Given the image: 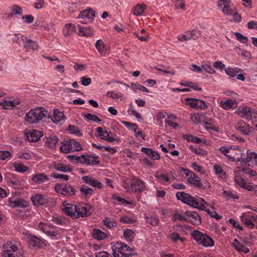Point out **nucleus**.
Wrapping results in <instances>:
<instances>
[{
  "label": "nucleus",
  "instance_id": "obj_45",
  "mask_svg": "<svg viewBox=\"0 0 257 257\" xmlns=\"http://www.w3.org/2000/svg\"><path fill=\"white\" fill-rule=\"evenodd\" d=\"M146 221L148 223L153 225L156 226L158 225L159 223V219L156 217H149L146 216L145 217Z\"/></svg>",
  "mask_w": 257,
  "mask_h": 257
},
{
  "label": "nucleus",
  "instance_id": "obj_22",
  "mask_svg": "<svg viewBox=\"0 0 257 257\" xmlns=\"http://www.w3.org/2000/svg\"><path fill=\"white\" fill-rule=\"evenodd\" d=\"M220 105L226 110H228L230 108H235L237 106L236 101L231 99H229L225 101H221L220 102Z\"/></svg>",
  "mask_w": 257,
  "mask_h": 257
},
{
  "label": "nucleus",
  "instance_id": "obj_34",
  "mask_svg": "<svg viewBox=\"0 0 257 257\" xmlns=\"http://www.w3.org/2000/svg\"><path fill=\"white\" fill-rule=\"evenodd\" d=\"M52 220L57 225H64L67 222V219L65 217L57 215L53 216Z\"/></svg>",
  "mask_w": 257,
  "mask_h": 257
},
{
  "label": "nucleus",
  "instance_id": "obj_19",
  "mask_svg": "<svg viewBox=\"0 0 257 257\" xmlns=\"http://www.w3.org/2000/svg\"><path fill=\"white\" fill-rule=\"evenodd\" d=\"M59 141V138L56 136H50L46 137V145L49 148L54 149Z\"/></svg>",
  "mask_w": 257,
  "mask_h": 257
},
{
  "label": "nucleus",
  "instance_id": "obj_17",
  "mask_svg": "<svg viewBox=\"0 0 257 257\" xmlns=\"http://www.w3.org/2000/svg\"><path fill=\"white\" fill-rule=\"evenodd\" d=\"M32 200L34 205H43L48 202V200L42 194H37L32 197Z\"/></svg>",
  "mask_w": 257,
  "mask_h": 257
},
{
  "label": "nucleus",
  "instance_id": "obj_37",
  "mask_svg": "<svg viewBox=\"0 0 257 257\" xmlns=\"http://www.w3.org/2000/svg\"><path fill=\"white\" fill-rule=\"evenodd\" d=\"M103 223L108 228H111L116 225V222L112 219L108 217H105L102 221Z\"/></svg>",
  "mask_w": 257,
  "mask_h": 257
},
{
  "label": "nucleus",
  "instance_id": "obj_2",
  "mask_svg": "<svg viewBox=\"0 0 257 257\" xmlns=\"http://www.w3.org/2000/svg\"><path fill=\"white\" fill-rule=\"evenodd\" d=\"M45 111L44 108L41 107L32 109L26 114L25 120L30 124L37 123L46 116Z\"/></svg>",
  "mask_w": 257,
  "mask_h": 257
},
{
  "label": "nucleus",
  "instance_id": "obj_7",
  "mask_svg": "<svg viewBox=\"0 0 257 257\" xmlns=\"http://www.w3.org/2000/svg\"><path fill=\"white\" fill-rule=\"evenodd\" d=\"M232 157H234V160L232 162H241L244 164L248 163L251 161L252 152L248 150L246 153V157L245 154L242 152L241 150L237 147L235 153H231Z\"/></svg>",
  "mask_w": 257,
  "mask_h": 257
},
{
  "label": "nucleus",
  "instance_id": "obj_50",
  "mask_svg": "<svg viewBox=\"0 0 257 257\" xmlns=\"http://www.w3.org/2000/svg\"><path fill=\"white\" fill-rule=\"evenodd\" d=\"M235 182L242 188H245V181L239 176H235L234 177Z\"/></svg>",
  "mask_w": 257,
  "mask_h": 257
},
{
  "label": "nucleus",
  "instance_id": "obj_16",
  "mask_svg": "<svg viewBox=\"0 0 257 257\" xmlns=\"http://www.w3.org/2000/svg\"><path fill=\"white\" fill-rule=\"evenodd\" d=\"M255 217L253 216H250L246 213H243L240 216L241 222L247 227L252 229L254 224L252 223L253 220H255Z\"/></svg>",
  "mask_w": 257,
  "mask_h": 257
},
{
  "label": "nucleus",
  "instance_id": "obj_1",
  "mask_svg": "<svg viewBox=\"0 0 257 257\" xmlns=\"http://www.w3.org/2000/svg\"><path fill=\"white\" fill-rule=\"evenodd\" d=\"M176 197L178 200H181L185 204H188L193 208L207 212L211 217V215H213L214 213V211H211L208 208L206 207L203 203L201 202L199 205L197 198L192 196L189 194L186 193L184 192H179L176 194Z\"/></svg>",
  "mask_w": 257,
  "mask_h": 257
},
{
  "label": "nucleus",
  "instance_id": "obj_53",
  "mask_svg": "<svg viewBox=\"0 0 257 257\" xmlns=\"http://www.w3.org/2000/svg\"><path fill=\"white\" fill-rule=\"evenodd\" d=\"M132 85L134 86V88H133V90L134 91H136L137 90H141L142 91L145 92H149V90L146 88L145 86L139 84H134L133 83L132 84Z\"/></svg>",
  "mask_w": 257,
  "mask_h": 257
},
{
  "label": "nucleus",
  "instance_id": "obj_55",
  "mask_svg": "<svg viewBox=\"0 0 257 257\" xmlns=\"http://www.w3.org/2000/svg\"><path fill=\"white\" fill-rule=\"evenodd\" d=\"M253 112V109H249L247 110H243L241 112V117H245L247 120H250L249 116L251 115V113Z\"/></svg>",
  "mask_w": 257,
  "mask_h": 257
},
{
  "label": "nucleus",
  "instance_id": "obj_62",
  "mask_svg": "<svg viewBox=\"0 0 257 257\" xmlns=\"http://www.w3.org/2000/svg\"><path fill=\"white\" fill-rule=\"evenodd\" d=\"M81 84L84 86H88L91 83V79L89 77L83 76L81 78Z\"/></svg>",
  "mask_w": 257,
  "mask_h": 257
},
{
  "label": "nucleus",
  "instance_id": "obj_39",
  "mask_svg": "<svg viewBox=\"0 0 257 257\" xmlns=\"http://www.w3.org/2000/svg\"><path fill=\"white\" fill-rule=\"evenodd\" d=\"M14 167L17 172L20 173H24L28 170L29 168L21 163H15L14 164Z\"/></svg>",
  "mask_w": 257,
  "mask_h": 257
},
{
  "label": "nucleus",
  "instance_id": "obj_18",
  "mask_svg": "<svg viewBox=\"0 0 257 257\" xmlns=\"http://www.w3.org/2000/svg\"><path fill=\"white\" fill-rule=\"evenodd\" d=\"M141 151L151 157L153 160H159L160 159V154L158 152L153 151L150 148L143 147Z\"/></svg>",
  "mask_w": 257,
  "mask_h": 257
},
{
  "label": "nucleus",
  "instance_id": "obj_5",
  "mask_svg": "<svg viewBox=\"0 0 257 257\" xmlns=\"http://www.w3.org/2000/svg\"><path fill=\"white\" fill-rule=\"evenodd\" d=\"M83 149L81 144L74 140L64 141L60 147V151L62 153L68 154L73 151H80Z\"/></svg>",
  "mask_w": 257,
  "mask_h": 257
},
{
  "label": "nucleus",
  "instance_id": "obj_33",
  "mask_svg": "<svg viewBox=\"0 0 257 257\" xmlns=\"http://www.w3.org/2000/svg\"><path fill=\"white\" fill-rule=\"evenodd\" d=\"M75 26L72 23L67 24L65 26L63 33L65 36L70 35L75 30Z\"/></svg>",
  "mask_w": 257,
  "mask_h": 257
},
{
  "label": "nucleus",
  "instance_id": "obj_4",
  "mask_svg": "<svg viewBox=\"0 0 257 257\" xmlns=\"http://www.w3.org/2000/svg\"><path fill=\"white\" fill-rule=\"evenodd\" d=\"M3 246L2 257H22L18 247L12 241H7Z\"/></svg>",
  "mask_w": 257,
  "mask_h": 257
},
{
  "label": "nucleus",
  "instance_id": "obj_35",
  "mask_svg": "<svg viewBox=\"0 0 257 257\" xmlns=\"http://www.w3.org/2000/svg\"><path fill=\"white\" fill-rule=\"evenodd\" d=\"M135 233L130 229H126L123 231V236L127 241L132 242L135 236Z\"/></svg>",
  "mask_w": 257,
  "mask_h": 257
},
{
  "label": "nucleus",
  "instance_id": "obj_14",
  "mask_svg": "<svg viewBox=\"0 0 257 257\" xmlns=\"http://www.w3.org/2000/svg\"><path fill=\"white\" fill-rule=\"evenodd\" d=\"M95 16V11H93L91 9H89L88 10L80 12L77 18L79 19H84V18H86L88 22H91L93 21Z\"/></svg>",
  "mask_w": 257,
  "mask_h": 257
},
{
  "label": "nucleus",
  "instance_id": "obj_54",
  "mask_svg": "<svg viewBox=\"0 0 257 257\" xmlns=\"http://www.w3.org/2000/svg\"><path fill=\"white\" fill-rule=\"evenodd\" d=\"M221 11L224 14L226 15L233 14V11L231 9L230 6L228 4L224 5L223 8L221 9Z\"/></svg>",
  "mask_w": 257,
  "mask_h": 257
},
{
  "label": "nucleus",
  "instance_id": "obj_8",
  "mask_svg": "<svg viewBox=\"0 0 257 257\" xmlns=\"http://www.w3.org/2000/svg\"><path fill=\"white\" fill-rule=\"evenodd\" d=\"M186 104L190 105L191 108L196 109H205L207 107L206 103L200 99L194 98H186Z\"/></svg>",
  "mask_w": 257,
  "mask_h": 257
},
{
  "label": "nucleus",
  "instance_id": "obj_6",
  "mask_svg": "<svg viewBox=\"0 0 257 257\" xmlns=\"http://www.w3.org/2000/svg\"><path fill=\"white\" fill-rule=\"evenodd\" d=\"M56 191L65 196H73L75 194V189L71 185L66 184H57L55 186Z\"/></svg>",
  "mask_w": 257,
  "mask_h": 257
},
{
  "label": "nucleus",
  "instance_id": "obj_20",
  "mask_svg": "<svg viewBox=\"0 0 257 257\" xmlns=\"http://www.w3.org/2000/svg\"><path fill=\"white\" fill-rule=\"evenodd\" d=\"M79 31L78 34L79 36L90 37L93 35V30L89 27H81L80 25H78Z\"/></svg>",
  "mask_w": 257,
  "mask_h": 257
},
{
  "label": "nucleus",
  "instance_id": "obj_29",
  "mask_svg": "<svg viewBox=\"0 0 257 257\" xmlns=\"http://www.w3.org/2000/svg\"><path fill=\"white\" fill-rule=\"evenodd\" d=\"M32 179L35 182L38 184H41L44 181L47 180L48 177L45 174L39 173L33 176Z\"/></svg>",
  "mask_w": 257,
  "mask_h": 257
},
{
  "label": "nucleus",
  "instance_id": "obj_42",
  "mask_svg": "<svg viewBox=\"0 0 257 257\" xmlns=\"http://www.w3.org/2000/svg\"><path fill=\"white\" fill-rule=\"evenodd\" d=\"M29 242L30 244L33 247H40V244L41 243V240L40 239L35 236H32L31 238H30Z\"/></svg>",
  "mask_w": 257,
  "mask_h": 257
},
{
  "label": "nucleus",
  "instance_id": "obj_63",
  "mask_svg": "<svg viewBox=\"0 0 257 257\" xmlns=\"http://www.w3.org/2000/svg\"><path fill=\"white\" fill-rule=\"evenodd\" d=\"M202 69L205 70L206 72L210 74H214L215 71L212 68V67L208 64H204L202 65Z\"/></svg>",
  "mask_w": 257,
  "mask_h": 257
},
{
  "label": "nucleus",
  "instance_id": "obj_47",
  "mask_svg": "<svg viewBox=\"0 0 257 257\" xmlns=\"http://www.w3.org/2000/svg\"><path fill=\"white\" fill-rule=\"evenodd\" d=\"M234 34L236 36L237 40H238L240 42L243 44L247 43L248 41V38L244 36L241 33L239 32H235Z\"/></svg>",
  "mask_w": 257,
  "mask_h": 257
},
{
  "label": "nucleus",
  "instance_id": "obj_12",
  "mask_svg": "<svg viewBox=\"0 0 257 257\" xmlns=\"http://www.w3.org/2000/svg\"><path fill=\"white\" fill-rule=\"evenodd\" d=\"M81 163L86 164L87 165H95L99 164V161L97 160L98 157L97 156H92L90 155H81Z\"/></svg>",
  "mask_w": 257,
  "mask_h": 257
},
{
  "label": "nucleus",
  "instance_id": "obj_52",
  "mask_svg": "<svg viewBox=\"0 0 257 257\" xmlns=\"http://www.w3.org/2000/svg\"><path fill=\"white\" fill-rule=\"evenodd\" d=\"M170 239L174 242H176L178 240H180L181 242H183L185 240L184 238H181L178 233L173 232L170 235Z\"/></svg>",
  "mask_w": 257,
  "mask_h": 257
},
{
  "label": "nucleus",
  "instance_id": "obj_59",
  "mask_svg": "<svg viewBox=\"0 0 257 257\" xmlns=\"http://www.w3.org/2000/svg\"><path fill=\"white\" fill-rule=\"evenodd\" d=\"M11 156V153L8 151H0V160H5Z\"/></svg>",
  "mask_w": 257,
  "mask_h": 257
},
{
  "label": "nucleus",
  "instance_id": "obj_24",
  "mask_svg": "<svg viewBox=\"0 0 257 257\" xmlns=\"http://www.w3.org/2000/svg\"><path fill=\"white\" fill-rule=\"evenodd\" d=\"M23 200L20 198L14 199L13 198H10L9 200L10 206L13 208L19 206L25 208L27 205L23 204Z\"/></svg>",
  "mask_w": 257,
  "mask_h": 257
},
{
  "label": "nucleus",
  "instance_id": "obj_36",
  "mask_svg": "<svg viewBox=\"0 0 257 257\" xmlns=\"http://www.w3.org/2000/svg\"><path fill=\"white\" fill-rule=\"evenodd\" d=\"M19 104V101H6L4 100L3 102L0 103V105L3 106L5 109H8L9 107H15L17 105Z\"/></svg>",
  "mask_w": 257,
  "mask_h": 257
},
{
  "label": "nucleus",
  "instance_id": "obj_64",
  "mask_svg": "<svg viewBox=\"0 0 257 257\" xmlns=\"http://www.w3.org/2000/svg\"><path fill=\"white\" fill-rule=\"evenodd\" d=\"M122 123L128 128L132 129L133 131L135 129H138V125L135 123H133L127 121H122Z\"/></svg>",
  "mask_w": 257,
  "mask_h": 257
},
{
  "label": "nucleus",
  "instance_id": "obj_48",
  "mask_svg": "<svg viewBox=\"0 0 257 257\" xmlns=\"http://www.w3.org/2000/svg\"><path fill=\"white\" fill-rule=\"evenodd\" d=\"M204 117V116L201 115L199 113H195L191 116V119L195 124H197L199 122H202Z\"/></svg>",
  "mask_w": 257,
  "mask_h": 257
},
{
  "label": "nucleus",
  "instance_id": "obj_46",
  "mask_svg": "<svg viewBox=\"0 0 257 257\" xmlns=\"http://www.w3.org/2000/svg\"><path fill=\"white\" fill-rule=\"evenodd\" d=\"M84 117L88 120L93 121L94 122H100L101 121V119L95 114L87 113L84 114Z\"/></svg>",
  "mask_w": 257,
  "mask_h": 257
},
{
  "label": "nucleus",
  "instance_id": "obj_26",
  "mask_svg": "<svg viewBox=\"0 0 257 257\" xmlns=\"http://www.w3.org/2000/svg\"><path fill=\"white\" fill-rule=\"evenodd\" d=\"M64 116V114L62 112L58 111L57 109H54L53 115L51 118L54 122L58 123L63 120Z\"/></svg>",
  "mask_w": 257,
  "mask_h": 257
},
{
  "label": "nucleus",
  "instance_id": "obj_49",
  "mask_svg": "<svg viewBox=\"0 0 257 257\" xmlns=\"http://www.w3.org/2000/svg\"><path fill=\"white\" fill-rule=\"evenodd\" d=\"M241 69L237 68V70L234 71L233 69L231 68H225V73L229 76L233 77H235L236 75V73H238V72H240Z\"/></svg>",
  "mask_w": 257,
  "mask_h": 257
},
{
  "label": "nucleus",
  "instance_id": "obj_57",
  "mask_svg": "<svg viewBox=\"0 0 257 257\" xmlns=\"http://www.w3.org/2000/svg\"><path fill=\"white\" fill-rule=\"evenodd\" d=\"M51 176L55 178L63 179L65 181L68 180L69 179V177L68 175L59 174L57 173H52Z\"/></svg>",
  "mask_w": 257,
  "mask_h": 257
},
{
  "label": "nucleus",
  "instance_id": "obj_3",
  "mask_svg": "<svg viewBox=\"0 0 257 257\" xmlns=\"http://www.w3.org/2000/svg\"><path fill=\"white\" fill-rule=\"evenodd\" d=\"M191 236L198 244L204 247H212L214 245V242L210 237L200 231L194 230L191 233Z\"/></svg>",
  "mask_w": 257,
  "mask_h": 257
},
{
  "label": "nucleus",
  "instance_id": "obj_32",
  "mask_svg": "<svg viewBox=\"0 0 257 257\" xmlns=\"http://www.w3.org/2000/svg\"><path fill=\"white\" fill-rule=\"evenodd\" d=\"M110 132H108L106 130L103 131V133L99 134V137L102 140L106 141L108 142H113L116 140L114 137H109Z\"/></svg>",
  "mask_w": 257,
  "mask_h": 257
},
{
  "label": "nucleus",
  "instance_id": "obj_25",
  "mask_svg": "<svg viewBox=\"0 0 257 257\" xmlns=\"http://www.w3.org/2000/svg\"><path fill=\"white\" fill-rule=\"evenodd\" d=\"M53 167L57 171L63 172H70L72 171V169L70 165H63L60 163H54Z\"/></svg>",
  "mask_w": 257,
  "mask_h": 257
},
{
  "label": "nucleus",
  "instance_id": "obj_44",
  "mask_svg": "<svg viewBox=\"0 0 257 257\" xmlns=\"http://www.w3.org/2000/svg\"><path fill=\"white\" fill-rule=\"evenodd\" d=\"M234 247L237 251L243 252L246 253L249 252V249L248 247H245L242 243H239L238 244H234Z\"/></svg>",
  "mask_w": 257,
  "mask_h": 257
},
{
  "label": "nucleus",
  "instance_id": "obj_9",
  "mask_svg": "<svg viewBox=\"0 0 257 257\" xmlns=\"http://www.w3.org/2000/svg\"><path fill=\"white\" fill-rule=\"evenodd\" d=\"M184 215L188 219L187 221L194 225H199L201 223V218L196 212L186 211Z\"/></svg>",
  "mask_w": 257,
  "mask_h": 257
},
{
  "label": "nucleus",
  "instance_id": "obj_60",
  "mask_svg": "<svg viewBox=\"0 0 257 257\" xmlns=\"http://www.w3.org/2000/svg\"><path fill=\"white\" fill-rule=\"evenodd\" d=\"M90 185L93 187H97L99 189H101L103 188V185L101 184V183L98 180L95 179L94 178H93L92 180Z\"/></svg>",
  "mask_w": 257,
  "mask_h": 257
},
{
  "label": "nucleus",
  "instance_id": "obj_15",
  "mask_svg": "<svg viewBox=\"0 0 257 257\" xmlns=\"http://www.w3.org/2000/svg\"><path fill=\"white\" fill-rule=\"evenodd\" d=\"M237 130L239 131L243 135H248L252 132V128L243 121L238 122L235 125Z\"/></svg>",
  "mask_w": 257,
  "mask_h": 257
},
{
  "label": "nucleus",
  "instance_id": "obj_56",
  "mask_svg": "<svg viewBox=\"0 0 257 257\" xmlns=\"http://www.w3.org/2000/svg\"><path fill=\"white\" fill-rule=\"evenodd\" d=\"M190 149L194 153H195L196 154H200V155H203L205 154V151L203 150L202 149H201V148H195L194 147V146L193 145H191L190 146Z\"/></svg>",
  "mask_w": 257,
  "mask_h": 257
},
{
  "label": "nucleus",
  "instance_id": "obj_41",
  "mask_svg": "<svg viewBox=\"0 0 257 257\" xmlns=\"http://www.w3.org/2000/svg\"><path fill=\"white\" fill-rule=\"evenodd\" d=\"M219 150L224 154L230 161H234V157H232L231 154H228L230 153V149L225 147H221L219 148Z\"/></svg>",
  "mask_w": 257,
  "mask_h": 257
},
{
  "label": "nucleus",
  "instance_id": "obj_30",
  "mask_svg": "<svg viewBox=\"0 0 257 257\" xmlns=\"http://www.w3.org/2000/svg\"><path fill=\"white\" fill-rule=\"evenodd\" d=\"M26 41L25 42L24 48L26 51H28L30 49L34 50L37 49V45L35 42L33 41L31 39H27L26 38Z\"/></svg>",
  "mask_w": 257,
  "mask_h": 257
},
{
  "label": "nucleus",
  "instance_id": "obj_51",
  "mask_svg": "<svg viewBox=\"0 0 257 257\" xmlns=\"http://www.w3.org/2000/svg\"><path fill=\"white\" fill-rule=\"evenodd\" d=\"M106 95L107 97H109L113 99L119 98L122 97V94L120 92H115V91H112L107 92Z\"/></svg>",
  "mask_w": 257,
  "mask_h": 257
},
{
  "label": "nucleus",
  "instance_id": "obj_38",
  "mask_svg": "<svg viewBox=\"0 0 257 257\" xmlns=\"http://www.w3.org/2000/svg\"><path fill=\"white\" fill-rule=\"evenodd\" d=\"M183 138L187 141L192 142L196 144H199L202 142L201 139L189 134L183 136Z\"/></svg>",
  "mask_w": 257,
  "mask_h": 257
},
{
  "label": "nucleus",
  "instance_id": "obj_13",
  "mask_svg": "<svg viewBox=\"0 0 257 257\" xmlns=\"http://www.w3.org/2000/svg\"><path fill=\"white\" fill-rule=\"evenodd\" d=\"M25 135L30 142H36L43 136V133L41 131L33 130L32 131L27 133Z\"/></svg>",
  "mask_w": 257,
  "mask_h": 257
},
{
  "label": "nucleus",
  "instance_id": "obj_11",
  "mask_svg": "<svg viewBox=\"0 0 257 257\" xmlns=\"http://www.w3.org/2000/svg\"><path fill=\"white\" fill-rule=\"evenodd\" d=\"M130 185L135 192H142L145 188L144 182L134 176L133 177Z\"/></svg>",
  "mask_w": 257,
  "mask_h": 257
},
{
  "label": "nucleus",
  "instance_id": "obj_21",
  "mask_svg": "<svg viewBox=\"0 0 257 257\" xmlns=\"http://www.w3.org/2000/svg\"><path fill=\"white\" fill-rule=\"evenodd\" d=\"M76 206L70 203H67L63 209L64 213L67 216H70L73 218V214L76 213Z\"/></svg>",
  "mask_w": 257,
  "mask_h": 257
},
{
  "label": "nucleus",
  "instance_id": "obj_27",
  "mask_svg": "<svg viewBox=\"0 0 257 257\" xmlns=\"http://www.w3.org/2000/svg\"><path fill=\"white\" fill-rule=\"evenodd\" d=\"M146 9L147 6L145 4H138L133 8V14L135 16L141 15Z\"/></svg>",
  "mask_w": 257,
  "mask_h": 257
},
{
  "label": "nucleus",
  "instance_id": "obj_61",
  "mask_svg": "<svg viewBox=\"0 0 257 257\" xmlns=\"http://www.w3.org/2000/svg\"><path fill=\"white\" fill-rule=\"evenodd\" d=\"M224 196L228 199L230 198L238 199V197L237 195H233L231 191H224Z\"/></svg>",
  "mask_w": 257,
  "mask_h": 257
},
{
  "label": "nucleus",
  "instance_id": "obj_23",
  "mask_svg": "<svg viewBox=\"0 0 257 257\" xmlns=\"http://www.w3.org/2000/svg\"><path fill=\"white\" fill-rule=\"evenodd\" d=\"M95 47L99 53L101 54L106 53L108 50L107 46L105 45L103 41L101 39L96 41Z\"/></svg>",
  "mask_w": 257,
  "mask_h": 257
},
{
  "label": "nucleus",
  "instance_id": "obj_43",
  "mask_svg": "<svg viewBox=\"0 0 257 257\" xmlns=\"http://www.w3.org/2000/svg\"><path fill=\"white\" fill-rule=\"evenodd\" d=\"M67 130L70 131L71 134H74L77 136L81 137L82 135V134L81 133L79 128L74 125H68Z\"/></svg>",
  "mask_w": 257,
  "mask_h": 257
},
{
  "label": "nucleus",
  "instance_id": "obj_40",
  "mask_svg": "<svg viewBox=\"0 0 257 257\" xmlns=\"http://www.w3.org/2000/svg\"><path fill=\"white\" fill-rule=\"evenodd\" d=\"M80 191L84 196H87L88 195H92L94 192L92 189L84 185L81 186Z\"/></svg>",
  "mask_w": 257,
  "mask_h": 257
},
{
  "label": "nucleus",
  "instance_id": "obj_10",
  "mask_svg": "<svg viewBox=\"0 0 257 257\" xmlns=\"http://www.w3.org/2000/svg\"><path fill=\"white\" fill-rule=\"evenodd\" d=\"M91 207V206H89V208L87 207L76 206V213L73 214V218L76 219L80 217L89 216L91 214L89 213V210L90 209Z\"/></svg>",
  "mask_w": 257,
  "mask_h": 257
},
{
  "label": "nucleus",
  "instance_id": "obj_31",
  "mask_svg": "<svg viewBox=\"0 0 257 257\" xmlns=\"http://www.w3.org/2000/svg\"><path fill=\"white\" fill-rule=\"evenodd\" d=\"M39 227L41 228L45 233L51 236H55L57 233L55 231H50L48 230V225L47 224H44L41 222L39 224Z\"/></svg>",
  "mask_w": 257,
  "mask_h": 257
},
{
  "label": "nucleus",
  "instance_id": "obj_58",
  "mask_svg": "<svg viewBox=\"0 0 257 257\" xmlns=\"http://www.w3.org/2000/svg\"><path fill=\"white\" fill-rule=\"evenodd\" d=\"M155 68L156 70L162 71L165 74H170L171 75H174L175 74V71L172 69H170L169 67H167V70H163L161 68L156 66H155Z\"/></svg>",
  "mask_w": 257,
  "mask_h": 257
},
{
  "label": "nucleus",
  "instance_id": "obj_28",
  "mask_svg": "<svg viewBox=\"0 0 257 257\" xmlns=\"http://www.w3.org/2000/svg\"><path fill=\"white\" fill-rule=\"evenodd\" d=\"M92 236L98 240H102L107 237V234L105 233L97 228L93 229Z\"/></svg>",
  "mask_w": 257,
  "mask_h": 257
}]
</instances>
